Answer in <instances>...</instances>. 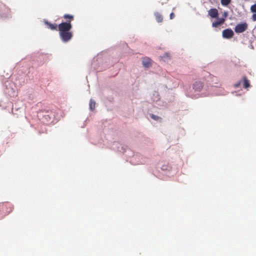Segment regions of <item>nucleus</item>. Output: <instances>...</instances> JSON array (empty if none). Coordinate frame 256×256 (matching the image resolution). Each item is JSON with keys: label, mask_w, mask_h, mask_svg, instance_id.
I'll list each match as a JSON object with an SVG mask.
<instances>
[{"label": "nucleus", "mask_w": 256, "mask_h": 256, "mask_svg": "<svg viewBox=\"0 0 256 256\" xmlns=\"http://www.w3.org/2000/svg\"><path fill=\"white\" fill-rule=\"evenodd\" d=\"M112 148L121 153H125L127 157H130L131 154H133V152L131 150L128 148L126 146L116 142L112 144Z\"/></svg>", "instance_id": "1"}, {"label": "nucleus", "mask_w": 256, "mask_h": 256, "mask_svg": "<svg viewBox=\"0 0 256 256\" xmlns=\"http://www.w3.org/2000/svg\"><path fill=\"white\" fill-rule=\"evenodd\" d=\"M202 88V83L200 82H196L193 84V90L192 92H186V94L190 97L192 98H198L200 95V92Z\"/></svg>", "instance_id": "2"}, {"label": "nucleus", "mask_w": 256, "mask_h": 256, "mask_svg": "<svg viewBox=\"0 0 256 256\" xmlns=\"http://www.w3.org/2000/svg\"><path fill=\"white\" fill-rule=\"evenodd\" d=\"M131 160L130 162L133 164H143L145 162V160L142 158V156L139 154H131Z\"/></svg>", "instance_id": "3"}, {"label": "nucleus", "mask_w": 256, "mask_h": 256, "mask_svg": "<svg viewBox=\"0 0 256 256\" xmlns=\"http://www.w3.org/2000/svg\"><path fill=\"white\" fill-rule=\"evenodd\" d=\"M151 99L153 102H155L158 106H166V102L162 101L160 98L159 94L158 92H154L151 96Z\"/></svg>", "instance_id": "4"}, {"label": "nucleus", "mask_w": 256, "mask_h": 256, "mask_svg": "<svg viewBox=\"0 0 256 256\" xmlns=\"http://www.w3.org/2000/svg\"><path fill=\"white\" fill-rule=\"evenodd\" d=\"M72 28L70 22H62L58 25L59 32H70Z\"/></svg>", "instance_id": "5"}, {"label": "nucleus", "mask_w": 256, "mask_h": 256, "mask_svg": "<svg viewBox=\"0 0 256 256\" xmlns=\"http://www.w3.org/2000/svg\"><path fill=\"white\" fill-rule=\"evenodd\" d=\"M54 115L52 112H47L42 116L43 122L46 124L52 123Z\"/></svg>", "instance_id": "6"}, {"label": "nucleus", "mask_w": 256, "mask_h": 256, "mask_svg": "<svg viewBox=\"0 0 256 256\" xmlns=\"http://www.w3.org/2000/svg\"><path fill=\"white\" fill-rule=\"evenodd\" d=\"M59 34L60 39L64 42H68L72 37V34L70 32H59Z\"/></svg>", "instance_id": "7"}, {"label": "nucleus", "mask_w": 256, "mask_h": 256, "mask_svg": "<svg viewBox=\"0 0 256 256\" xmlns=\"http://www.w3.org/2000/svg\"><path fill=\"white\" fill-rule=\"evenodd\" d=\"M13 86V84H10V86L8 88V86L6 85V88L4 90V92L11 97H14V96H16L17 94L15 89L12 87Z\"/></svg>", "instance_id": "8"}, {"label": "nucleus", "mask_w": 256, "mask_h": 256, "mask_svg": "<svg viewBox=\"0 0 256 256\" xmlns=\"http://www.w3.org/2000/svg\"><path fill=\"white\" fill-rule=\"evenodd\" d=\"M248 28V24L244 22L242 24H238L235 28L234 31L236 33H242L244 32Z\"/></svg>", "instance_id": "9"}, {"label": "nucleus", "mask_w": 256, "mask_h": 256, "mask_svg": "<svg viewBox=\"0 0 256 256\" xmlns=\"http://www.w3.org/2000/svg\"><path fill=\"white\" fill-rule=\"evenodd\" d=\"M222 35L224 38L229 39L233 36L234 33L231 29L228 28L222 31Z\"/></svg>", "instance_id": "10"}, {"label": "nucleus", "mask_w": 256, "mask_h": 256, "mask_svg": "<svg viewBox=\"0 0 256 256\" xmlns=\"http://www.w3.org/2000/svg\"><path fill=\"white\" fill-rule=\"evenodd\" d=\"M208 15L212 18H217L218 16V10L216 8H211L208 11Z\"/></svg>", "instance_id": "11"}, {"label": "nucleus", "mask_w": 256, "mask_h": 256, "mask_svg": "<svg viewBox=\"0 0 256 256\" xmlns=\"http://www.w3.org/2000/svg\"><path fill=\"white\" fill-rule=\"evenodd\" d=\"M225 21L224 18H218L216 22H214L212 24V26L214 28H217L222 24Z\"/></svg>", "instance_id": "12"}, {"label": "nucleus", "mask_w": 256, "mask_h": 256, "mask_svg": "<svg viewBox=\"0 0 256 256\" xmlns=\"http://www.w3.org/2000/svg\"><path fill=\"white\" fill-rule=\"evenodd\" d=\"M242 82L243 84V86L244 88H247L250 86L249 80L246 76L243 77L242 79Z\"/></svg>", "instance_id": "13"}, {"label": "nucleus", "mask_w": 256, "mask_h": 256, "mask_svg": "<svg viewBox=\"0 0 256 256\" xmlns=\"http://www.w3.org/2000/svg\"><path fill=\"white\" fill-rule=\"evenodd\" d=\"M142 64L146 68H148L150 66V60L148 58H144L142 60Z\"/></svg>", "instance_id": "14"}, {"label": "nucleus", "mask_w": 256, "mask_h": 256, "mask_svg": "<svg viewBox=\"0 0 256 256\" xmlns=\"http://www.w3.org/2000/svg\"><path fill=\"white\" fill-rule=\"evenodd\" d=\"M95 106H96V102L92 99H90V103H89L90 110L91 111L94 110V108H95Z\"/></svg>", "instance_id": "15"}, {"label": "nucleus", "mask_w": 256, "mask_h": 256, "mask_svg": "<svg viewBox=\"0 0 256 256\" xmlns=\"http://www.w3.org/2000/svg\"><path fill=\"white\" fill-rule=\"evenodd\" d=\"M44 23L48 26V28L51 29L52 30H56L57 28V25L56 24H52L51 23H50L46 21H44Z\"/></svg>", "instance_id": "16"}, {"label": "nucleus", "mask_w": 256, "mask_h": 256, "mask_svg": "<svg viewBox=\"0 0 256 256\" xmlns=\"http://www.w3.org/2000/svg\"><path fill=\"white\" fill-rule=\"evenodd\" d=\"M154 16H156L157 22H160L162 21L163 18L162 17V16L160 14L157 12H155Z\"/></svg>", "instance_id": "17"}, {"label": "nucleus", "mask_w": 256, "mask_h": 256, "mask_svg": "<svg viewBox=\"0 0 256 256\" xmlns=\"http://www.w3.org/2000/svg\"><path fill=\"white\" fill-rule=\"evenodd\" d=\"M150 116L151 118L157 122H160L162 120V118L158 116H156L154 114H150Z\"/></svg>", "instance_id": "18"}, {"label": "nucleus", "mask_w": 256, "mask_h": 256, "mask_svg": "<svg viewBox=\"0 0 256 256\" xmlns=\"http://www.w3.org/2000/svg\"><path fill=\"white\" fill-rule=\"evenodd\" d=\"M162 58L164 61H168L170 58V54L166 52L164 54V56L162 57Z\"/></svg>", "instance_id": "19"}, {"label": "nucleus", "mask_w": 256, "mask_h": 256, "mask_svg": "<svg viewBox=\"0 0 256 256\" xmlns=\"http://www.w3.org/2000/svg\"><path fill=\"white\" fill-rule=\"evenodd\" d=\"M231 0H220L223 6H228Z\"/></svg>", "instance_id": "20"}, {"label": "nucleus", "mask_w": 256, "mask_h": 256, "mask_svg": "<svg viewBox=\"0 0 256 256\" xmlns=\"http://www.w3.org/2000/svg\"><path fill=\"white\" fill-rule=\"evenodd\" d=\"M242 83V80H239L238 82L234 84V86L235 88H239L240 86L241 85Z\"/></svg>", "instance_id": "21"}, {"label": "nucleus", "mask_w": 256, "mask_h": 256, "mask_svg": "<svg viewBox=\"0 0 256 256\" xmlns=\"http://www.w3.org/2000/svg\"><path fill=\"white\" fill-rule=\"evenodd\" d=\"M250 10L252 12H256V4L252 5Z\"/></svg>", "instance_id": "22"}, {"label": "nucleus", "mask_w": 256, "mask_h": 256, "mask_svg": "<svg viewBox=\"0 0 256 256\" xmlns=\"http://www.w3.org/2000/svg\"><path fill=\"white\" fill-rule=\"evenodd\" d=\"M64 18H69L70 20H72L74 18V16L72 15L66 14L64 16Z\"/></svg>", "instance_id": "23"}, {"label": "nucleus", "mask_w": 256, "mask_h": 256, "mask_svg": "<svg viewBox=\"0 0 256 256\" xmlns=\"http://www.w3.org/2000/svg\"><path fill=\"white\" fill-rule=\"evenodd\" d=\"M252 18L254 21H256V13L253 14V15L252 16Z\"/></svg>", "instance_id": "24"}, {"label": "nucleus", "mask_w": 256, "mask_h": 256, "mask_svg": "<svg viewBox=\"0 0 256 256\" xmlns=\"http://www.w3.org/2000/svg\"><path fill=\"white\" fill-rule=\"evenodd\" d=\"M174 14L173 12H172L170 14V18L172 19L174 18Z\"/></svg>", "instance_id": "25"}, {"label": "nucleus", "mask_w": 256, "mask_h": 256, "mask_svg": "<svg viewBox=\"0 0 256 256\" xmlns=\"http://www.w3.org/2000/svg\"><path fill=\"white\" fill-rule=\"evenodd\" d=\"M228 16V12H224V18H226Z\"/></svg>", "instance_id": "26"}, {"label": "nucleus", "mask_w": 256, "mask_h": 256, "mask_svg": "<svg viewBox=\"0 0 256 256\" xmlns=\"http://www.w3.org/2000/svg\"><path fill=\"white\" fill-rule=\"evenodd\" d=\"M232 94L234 95V96H239V94H237V92H232Z\"/></svg>", "instance_id": "27"}, {"label": "nucleus", "mask_w": 256, "mask_h": 256, "mask_svg": "<svg viewBox=\"0 0 256 256\" xmlns=\"http://www.w3.org/2000/svg\"><path fill=\"white\" fill-rule=\"evenodd\" d=\"M165 167H166L165 166H162V170H166V168H165Z\"/></svg>", "instance_id": "28"}, {"label": "nucleus", "mask_w": 256, "mask_h": 256, "mask_svg": "<svg viewBox=\"0 0 256 256\" xmlns=\"http://www.w3.org/2000/svg\"><path fill=\"white\" fill-rule=\"evenodd\" d=\"M8 16H4V17H8Z\"/></svg>", "instance_id": "29"}]
</instances>
